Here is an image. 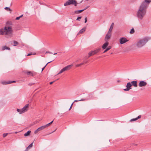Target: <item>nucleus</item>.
Returning a JSON list of instances; mask_svg holds the SVG:
<instances>
[{"label": "nucleus", "mask_w": 151, "mask_h": 151, "mask_svg": "<svg viewBox=\"0 0 151 151\" xmlns=\"http://www.w3.org/2000/svg\"><path fill=\"white\" fill-rule=\"evenodd\" d=\"M151 0H145L141 4L137 12L136 15L139 20H142L145 15L147 9Z\"/></svg>", "instance_id": "obj_1"}, {"label": "nucleus", "mask_w": 151, "mask_h": 151, "mask_svg": "<svg viewBox=\"0 0 151 151\" xmlns=\"http://www.w3.org/2000/svg\"><path fill=\"white\" fill-rule=\"evenodd\" d=\"M12 28L9 27H5L4 29H0V35H8L11 36L12 33Z\"/></svg>", "instance_id": "obj_2"}, {"label": "nucleus", "mask_w": 151, "mask_h": 151, "mask_svg": "<svg viewBox=\"0 0 151 151\" xmlns=\"http://www.w3.org/2000/svg\"><path fill=\"white\" fill-rule=\"evenodd\" d=\"M149 38L148 37H145L140 39L138 40L136 44V45L138 48H140L143 46L148 42Z\"/></svg>", "instance_id": "obj_3"}, {"label": "nucleus", "mask_w": 151, "mask_h": 151, "mask_svg": "<svg viewBox=\"0 0 151 151\" xmlns=\"http://www.w3.org/2000/svg\"><path fill=\"white\" fill-rule=\"evenodd\" d=\"M29 107V104H26L23 108L22 109H17V111L19 112V114H22L27 111L28 109V108Z\"/></svg>", "instance_id": "obj_4"}, {"label": "nucleus", "mask_w": 151, "mask_h": 151, "mask_svg": "<svg viewBox=\"0 0 151 151\" xmlns=\"http://www.w3.org/2000/svg\"><path fill=\"white\" fill-rule=\"evenodd\" d=\"M78 4V3L76 0H68L64 3V6H67L70 5H74L76 6Z\"/></svg>", "instance_id": "obj_5"}, {"label": "nucleus", "mask_w": 151, "mask_h": 151, "mask_svg": "<svg viewBox=\"0 0 151 151\" xmlns=\"http://www.w3.org/2000/svg\"><path fill=\"white\" fill-rule=\"evenodd\" d=\"M100 49H101V48H98V49H96V50H94L93 51H92L91 52H89V53L88 54L89 57L90 56H91L93 55H94L96 54V53H97L99 52L100 51Z\"/></svg>", "instance_id": "obj_6"}, {"label": "nucleus", "mask_w": 151, "mask_h": 151, "mask_svg": "<svg viewBox=\"0 0 151 151\" xmlns=\"http://www.w3.org/2000/svg\"><path fill=\"white\" fill-rule=\"evenodd\" d=\"M147 85V83L146 82L143 81H139V86L140 87H145Z\"/></svg>", "instance_id": "obj_7"}, {"label": "nucleus", "mask_w": 151, "mask_h": 151, "mask_svg": "<svg viewBox=\"0 0 151 151\" xmlns=\"http://www.w3.org/2000/svg\"><path fill=\"white\" fill-rule=\"evenodd\" d=\"M132 86V84L130 82H128L127 83L126 85L127 88L124 89V90L125 91H129V90L132 88L131 87Z\"/></svg>", "instance_id": "obj_8"}, {"label": "nucleus", "mask_w": 151, "mask_h": 151, "mask_svg": "<svg viewBox=\"0 0 151 151\" xmlns=\"http://www.w3.org/2000/svg\"><path fill=\"white\" fill-rule=\"evenodd\" d=\"M119 41L120 43L121 44H122L128 41V40H127L126 38L124 37L120 38Z\"/></svg>", "instance_id": "obj_9"}, {"label": "nucleus", "mask_w": 151, "mask_h": 151, "mask_svg": "<svg viewBox=\"0 0 151 151\" xmlns=\"http://www.w3.org/2000/svg\"><path fill=\"white\" fill-rule=\"evenodd\" d=\"M73 66L72 65H68L62 69L63 72L68 70L70 69V68Z\"/></svg>", "instance_id": "obj_10"}, {"label": "nucleus", "mask_w": 151, "mask_h": 151, "mask_svg": "<svg viewBox=\"0 0 151 151\" xmlns=\"http://www.w3.org/2000/svg\"><path fill=\"white\" fill-rule=\"evenodd\" d=\"M26 73L28 75H30L33 76L36 75V73L34 72L28 71H27L26 72Z\"/></svg>", "instance_id": "obj_11"}, {"label": "nucleus", "mask_w": 151, "mask_h": 151, "mask_svg": "<svg viewBox=\"0 0 151 151\" xmlns=\"http://www.w3.org/2000/svg\"><path fill=\"white\" fill-rule=\"evenodd\" d=\"M15 82V81H3L1 82V83L4 85H6L9 84L11 83H13Z\"/></svg>", "instance_id": "obj_12"}, {"label": "nucleus", "mask_w": 151, "mask_h": 151, "mask_svg": "<svg viewBox=\"0 0 151 151\" xmlns=\"http://www.w3.org/2000/svg\"><path fill=\"white\" fill-rule=\"evenodd\" d=\"M132 86L133 85L134 87H137V81H133L131 82Z\"/></svg>", "instance_id": "obj_13"}, {"label": "nucleus", "mask_w": 151, "mask_h": 151, "mask_svg": "<svg viewBox=\"0 0 151 151\" xmlns=\"http://www.w3.org/2000/svg\"><path fill=\"white\" fill-rule=\"evenodd\" d=\"M111 37V35L107 34L105 38V41L106 42H107L108 40Z\"/></svg>", "instance_id": "obj_14"}, {"label": "nucleus", "mask_w": 151, "mask_h": 151, "mask_svg": "<svg viewBox=\"0 0 151 151\" xmlns=\"http://www.w3.org/2000/svg\"><path fill=\"white\" fill-rule=\"evenodd\" d=\"M109 45V43L107 42H106V43H104L102 46V48L103 49H105Z\"/></svg>", "instance_id": "obj_15"}, {"label": "nucleus", "mask_w": 151, "mask_h": 151, "mask_svg": "<svg viewBox=\"0 0 151 151\" xmlns=\"http://www.w3.org/2000/svg\"><path fill=\"white\" fill-rule=\"evenodd\" d=\"M141 117V115H139V116H138L137 118L131 119L130 120V121L132 122V121H136V120H137V119H138L140 118Z\"/></svg>", "instance_id": "obj_16"}, {"label": "nucleus", "mask_w": 151, "mask_h": 151, "mask_svg": "<svg viewBox=\"0 0 151 151\" xmlns=\"http://www.w3.org/2000/svg\"><path fill=\"white\" fill-rule=\"evenodd\" d=\"M31 133V131H28L26 133L24 134V136L25 137H27L29 136L30 135V133Z\"/></svg>", "instance_id": "obj_17"}, {"label": "nucleus", "mask_w": 151, "mask_h": 151, "mask_svg": "<svg viewBox=\"0 0 151 151\" xmlns=\"http://www.w3.org/2000/svg\"><path fill=\"white\" fill-rule=\"evenodd\" d=\"M86 27H83L78 32V34H81L83 33L86 30Z\"/></svg>", "instance_id": "obj_18"}, {"label": "nucleus", "mask_w": 151, "mask_h": 151, "mask_svg": "<svg viewBox=\"0 0 151 151\" xmlns=\"http://www.w3.org/2000/svg\"><path fill=\"white\" fill-rule=\"evenodd\" d=\"M2 49V50H10V48H9V47H7L6 46H4L3 47Z\"/></svg>", "instance_id": "obj_19"}, {"label": "nucleus", "mask_w": 151, "mask_h": 151, "mask_svg": "<svg viewBox=\"0 0 151 151\" xmlns=\"http://www.w3.org/2000/svg\"><path fill=\"white\" fill-rule=\"evenodd\" d=\"M84 11V10L82 9V10H77L75 11V12L77 14H79L81 12H82Z\"/></svg>", "instance_id": "obj_20"}, {"label": "nucleus", "mask_w": 151, "mask_h": 151, "mask_svg": "<svg viewBox=\"0 0 151 151\" xmlns=\"http://www.w3.org/2000/svg\"><path fill=\"white\" fill-rule=\"evenodd\" d=\"M111 48V46H109L107 48H106L105 50L104 51L103 53H105L108 50L110 49Z\"/></svg>", "instance_id": "obj_21"}, {"label": "nucleus", "mask_w": 151, "mask_h": 151, "mask_svg": "<svg viewBox=\"0 0 151 151\" xmlns=\"http://www.w3.org/2000/svg\"><path fill=\"white\" fill-rule=\"evenodd\" d=\"M45 125H43L42 126L38 128V129H39L40 131L41 130L45 128Z\"/></svg>", "instance_id": "obj_22"}, {"label": "nucleus", "mask_w": 151, "mask_h": 151, "mask_svg": "<svg viewBox=\"0 0 151 151\" xmlns=\"http://www.w3.org/2000/svg\"><path fill=\"white\" fill-rule=\"evenodd\" d=\"M53 122V120L50 123H48V124H47L46 125H45V128H46L47 127H48V126H49L50 125H51L52 123Z\"/></svg>", "instance_id": "obj_23"}, {"label": "nucleus", "mask_w": 151, "mask_h": 151, "mask_svg": "<svg viewBox=\"0 0 151 151\" xmlns=\"http://www.w3.org/2000/svg\"><path fill=\"white\" fill-rule=\"evenodd\" d=\"M53 122V120L50 123H48V124H47L46 125H45V128H46L47 127H48V126H49L50 125H51L52 123Z\"/></svg>", "instance_id": "obj_24"}, {"label": "nucleus", "mask_w": 151, "mask_h": 151, "mask_svg": "<svg viewBox=\"0 0 151 151\" xmlns=\"http://www.w3.org/2000/svg\"><path fill=\"white\" fill-rule=\"evenodd\" d=\"M14 44H13V45L14 46H16L18 45L19 43L15 41H14Z\"/></svg>", "instance_id": "obj_25"}, {"label": "nucleus", "mask_w": 151, "mask_h": 151, "mask_svg": "<svg viewBox=\"0 0 151 151\" xmlns=\"http://www.w3.org/2000/svg\"><path fill=\"white\" fill-rule=\"evenodd\" d=\"M114 25V24L113 23H112L111 24V25L110 26L109 29H110V30H112L113 29V28Z\"/></svg>", "instance_id": "obj_26"}, {"label": "nucleus", "mask_w": 151, "mask_h": 151, "mask_svg": "<svg viewBox=\"0 0 151 151\" xmlns=\"http://www.w3.org/2000/svg\"><path fill=\"white\" fill-rule=\"evenodd\" d=\"M33 142L31 144H30L29 146L27 147V149H29L32 146V144Z\"/></svg>", "instance_id": "obj_27"}, {"label": "nucleus", "mask_w": 151, "mask_h": 151, "mask_svg": "<svg viewBox=\"0 0 151 151\" xmlns=\"http://www.w3.org/2000/svg\"><path fill=\"white\" fill-rule=\"evenodd\" d=\"M134 30L133 28L132 29L130 32V33L131 34L134 33Z\"/></svg>", "instance_id": "obj_28"}, {"label": "nucleus", "mask_w": 151, "mask_h": 151, "mask_svg": "<svg viewBox=\"0 0 151 151\" xmlns=\"http://www.w3.org/2000/svg\"><path fill=\"white\" fill-rule=\"evenodd\" d=\"M4 9L7 10V11H12V10L9 7H6L4 8Z\"/></svg>", "instance_id": "obj_29"}, {"label": "nucleus", "mask_w": 151, "mask_h": 151, "mask_svg": "<svg viewBox=\"0 0 151 151\" xmlns=\"http://www.w3.org/2000/svg\"><path fill=\"white\" fill-rule=\"evenodd\" d=\"M23 16V14H22V15H21L19 17H17L16 18V20H19L20 18L21 17H22Z\"/></svg>", "instance_id": "obj_30"}, {"label": "nucleus", "mask_w": 151, "mask_h": 151, "mask_svg": "<svg viewBox=\"0 0 151 151\" xmlns=\"http://www.w3.org/2000/svg\"><path fill=\"white\" fill-rule=\"evenodd\" d=\"M52 62V61H50L49 62H48L46 65L44 66V67L42 69V71L44 69H45V68L46 67V65H47L48 64L51 62Z\"/></svg>", "instance_id": "obj_31"}, {"label": "nucleus", "mask_w": 151, "mask_h": 151, "mask_svg": "<svg viewBox=\"0 0 151 151\" xmlns=\"http://www.w3.org/2000/svg\"><path fill=\"white\" fill-rule=\"evenodd\" d=\"M111 31L112 30H110V29H109L107 34L110 35H111Z\"/></svg>", "instance_id": "obj_32"}, {"label": "nucleus", "mask_w": 151, "mask_h": 151, "mask_svg": "<svg viewBox=\"0 0 151 151\" xmlns=\"http://www.w3.org/2000/svg\"><path fill=\"white\" fill-rule=\"evenodd\" d=\"M8 133H4L3 135V136L4 137H5L8 134Z\"/></svg>", "instance_id": "obj_33"}, {"label": "nucleus", "mask_w": 151, "mask_h": 151, "mask_svg": "<svg viewBox=\"0 0 151 151\" xmlns=\"http://www.w3.org/2000/svg\"><path fill=\"white\" fill-rule=\"evenodd\" d=\"M39 131H40L39 129H38V128L37 129H36L35 131V134H36Z\"/></svg>", "instance_id": "obj_34"}, {"label": "nucleus", "mask_w": 151, "mask_h": 151, "mask_svg": "<svg viewBox=\"0 0 151 151\" xmlns=\"http://www.w3.org/2000/svg\"><path fill=\"white\" fill-rule=\"evenodd\" d=\"M83 62H84V64H86L88 63V61L85 60L84 59L83 60Z\"/></svg>", "instance_id": "obj_35"}, {"label": "nucleus", "mask_w": 151, "mask_h": 151, "mask_svg": "<svg viewBox=\"0 0 151 151\" xmlns=\"http://www.w3.org/2000/svg\"><path fill=\"white\" fill-rule=\"evenodd\" d=\"M35 83H30L29 84H28L29 86H31L33 85H34Z\"/></svg>", "instance_id": "obj_36"}, {"label": "nucleus", "mask_w": 151, "mask_h": 151, "mask_svg": "<svg viewBox=\"0 0 151 151\" xmlns=\"http://www.w3.org/2000/svg\"><path fill=\"white\" fill-rule=\"evenodd\" d=\"M63 71L62 70V69L60 71L59 73L58 74V75L60 73H62L63 72Z\"/></svg>", "instance_id": "obj_37"}, {"label": "nucleus", "mask_w": 151, "mask_h": 151, "mask_svg": "<svg viewBox=\"0 0 151 151\" xmlns=\"http://www.w3.org/2000/svg\"><path fill=\"white\" fill-rule=\"evenodd\" d=\"M81 17H78L77 18V20H80L81 19Z\"/></svg>", "instance_id": "obj_38"}, {"label": "nucleus", "mask_w": 151, "mask_h": 151, "mask_svg": "<svg viewBox=\"0 0 151 151\" xmlns=\"http://www.w3.org/2000/svg\"><path fill=\"white\" fill-rule=\"evenodd\" d=\"M80 66H81V65H80V64H77V65H76V67H80Z\"/></svg>", "instance_id": "obj_39"}, {"label": "nucleus", "mask_w": 151, "mask_h": 151, "mask_svg": "<svg viewBox=\"0 0 151 151\" xmlns=\"http://www.w3.org/2000/svg\"><path fill=\"white\" fill-rule=\"evenodd\" d=\"M85 23H86L87 22V17H86L85 19Z\"/></svg>", "instance_id": "obj_40"}, {"label": "nucleus", "mask_w": 151, "mask_h": 151, "mask_svg": "<svg viewBox=\"0 0 151 151\" xmlns=\"http://www.w3.org/2000/svg\"><path fill=\"white\" fill-rule=\"evenodd\" d=\"M73 103H72V104H71V106H70V109H69V110H70V109H71V108H72V105H73Z\"/></svg>", "instance_id": "obj_41"}, {"label": "nucleus", "mask_w": 151, "mask_h": 151, "mask_svg": "<svg viewBox=\"0 0 151 151\" xmlns=\"http://www.w3.org/2000/svg\"><path fill=\"white\" fill-rule=\"evenodd\" d=\"M80 65L81 66V65H82L85 64H84V62H83L82 63H80Z\"/></svg>", "instance_id": "obj_42"}, {"label": "nucleus", "mask_w": 151, "mask_h": 151, "mask_svg": "<svg viewBox=\"0 0 151 151\" xmlns=\"http://www.w3.org/2000/svg\"><path fill=\"white\" fill-rule=\"evenodd\" d=\"M32 53H29L27 54V56H29V55H32Z\"/></svg>", "instance_id": "obj_43"}, {"label": "nucleus", "mask_w": 151, "mask_h": 151, "mask_svg": "<svg viewBox=\"0 0 151 151\" xmlns=\"http://www.w3.org/2000/svg\"><path fill=\"white\" fill-rule=\"evenodd\" d=\"M85 100V99H81V100H80L79 101H84Z\"/></svg>", "instance_id": "obj_44"}, {"label": "nucleus", "mask_w": 151, "mask_h": 151, "mask_svg": "<svg viewBox=\"0 0 151 151\" xmlns=\"http://www.w3.org/2000/svg\"><path fill=\"white\" fill-rule=\"evenodd\" d=\"M80 101L79 100H75L73 102V103L74 102H78V101Z\"/></svg>", "instance_id": "obj_45"}, {"label": "nucleus", "mask_w": 151, "mask_h": 151, "mask_svg": "<svg viewBox=\"0 0 151 151\" xmlns=\"http://www.w3.org/2000/svg\"><path fill=\"white\" fill-rule=\"evenodd\" d=\"M88 7V6L86 7L84 9H83V10H84L86 9H87Z\"/></svg>", "instance_id": "obj_46"}, {"label": "nucleus", "mask_w": 151, "mask_h": 151, "mask_svg": "<svg viewBox=\"0 0 151 151\" xmlns=\"http://www.w3.org/2000/svg\"><path fill=\"white\" fill-rule=\"evenodd\" d=\"M46 53H52L51 52H49V51H47L46 52Z\"/></svg>", "instance_id": "obj_47"}, {"label": "nucleus", "mask_w": 151, "mask_h": 151, "mask_svg": "<svg viewBox=\"0 0 151 151\" xmlns=\"http://www.w3.org/2000/svg\"><path fill=\"white\" fill-rule=\"evenodd\" d=\"M55 82V81H52V82H50V84H52L53 82Z\"/></svg>", "instance_id": "obj_48"}, {"label": "nucleus", "mask_w": 151, "mask_h": 151, "mask_svg": "<svg viewBox=\"0 0 151 151\" xmlns=\"http://www.w3.org/2000/svg\"><path fill=\"white\" fill-rule=\"evenodd\" d=\"M28 149H27V148L24 151H28Z\"/></svg>", "instance_id": "obj_49"}, {"label": "nucleus", "mask_w": 151, "mask_h": 151, "mask_svg": "<svg viewBox=\"0 0 151 151\" xmlns=\"http://www.w3.org/2000/svg\"><path fill=\"white\" fill-rule=\"evenodd\" d=\"M78 61H78V60H76V62H78Z\"/></svg>", "instance_id": "obj_50"}, {"label": "nucleus", "mask_w": 151, "mask_h": 151, "mask_svg": "<svg viewBox=\"0 0 151 151\" xmlns=\"http://www.w3.org/2000/svg\"><path fill=\"white\" fill-rule=\"evenodd\" d=\"M56 54H57V53H55L54 54V55H56Z\"/></svg>", "instance_id": "obj_51"}, {"label": "nucleus", "mask_w": 151, "mask_h": 151, "mask_svg": "<svg viewBox=\"0 0 151 151\" xmlns=\"http://www.w3.org/2000/svg\"><path fill=\"white\" fill-rule=\"evenodd\" d=\"M17 132H15V133H17Z\"/></svg>", "instance_id": "obj_52"}, {"label": "nucleus", "mask_w": 151, "mask_h": 151, "mask_svg": "<svg viewBox=\"0 0 151 151\" xmlns=\"http://www.w3.org/2000/svg\"><path fill=\"white\" fill-rule=\"evenodd\" d=\"M55 131H55H53L52 132H54Z\"/></svg>", "instance_id": "obj_53"}, {"label": "nucleus", "mask_w": 151, "mask_h": 151, "mask_svg": "<svg viewBox=\"0 0 151 151\" xmlns=\"http://www.w3.org/2000/svg\"><path fill=\"white\" fill-rule=\"evenodd\" d=\"M36 54L35 53V54H34L33 55H35V54Z\"/></svg>", "instance_id": "obj_54"}, {"label": "nucleus", "mask_w": 151, "mask_h": 151, "mask_svg": "<svg viewBox=\"0 0 151 151\" xmlns=\"http://www.w3.org/2000/svg\"><path fill=\"white\" fill-rule=\"evenodd\" d=\"M118 82H119V81H118Z\"/></svg>", "instance_id": "obj_55"}]
</instances>
